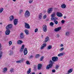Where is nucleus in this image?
<instances>
[{
    "instance_id": "obj_62",
    "label": "nucleus",
    "mask_w": 74,
    "mask_h": 74,
    "mask_svg": "<svg viewBox=\"0 0 74 74\" xmlns=\"http://www.w3.org/2000/svg\"><path fill=\"white\" fill-rule=\"evenodd\" d=\"M47 12V11H44V12Z\"/></svg>"
},
{
    "instance_id": "obj_19",
    "label": "nucleus",
    "mask_w": 74,
    "mask_h": 74,
    "mask_svg": "<svg viewBox=\"0 0 74 74\" xmlns=\"http://www.w3.org/2000/svg\"><path fill=\"white\" fill-rule=\"evenodd\" d=\"M22 43H23V41L21 40H18L17 42V44L21 45Z\"/></svg>"
},
{
    "instance_id": "obj_43",
    "label": "nucleus",
    "mask_w": 74,
    "mask_h": 74,
    "mask_svg": "<svg viewBox=\"0 0 74 74\" xmlns=\"http://www.w3.org/2000/svg\"><path fill=\"white\" fill-rule=\"evenodd\" d=\"M13 23H14V25H16L18 24V23H16V22H15L13 21Z\"/></svg>"
},
{
    "instance_id": "obj_38",
    "label": "nucleus",
    "mask_w": 74,
    "mask_h": 74,
    "mask_svg": "<svg viewBox=\"0 0 74 74\" xmlns=\"http://www.w3.org/2000/svg\"><path fill=\"white\" fill-rule=\"evenodd\" d=\"M10 71L11 73H12V72H14V69L13 68L11 69L10 70Z\"/></svg>"
},
{
    "instance_id": "obj_54",
    "label": "nucleus",
    "mask_w": 74,
    "mask_h": 74,
    "mask_svg": "<svg viewBox=\"0 0 74 74\" xmlns=\"http://www.w3.org/2000/svg\"><path fill=\"white\" fill-rule=\"evenodd\" d=\"M15 48V46H14L13 47H12V49H14Z\"/></svg>"
},
{
    "instance_id": "obj_33",
    "label": "nucleus",
    "mask_w": 74,
    "mask_h": 74,
    "mask_svg": "<svg viewBox=\"0 0 74 74\" xmlns=\"http://www.w3.org/2000/svg\"><path fill=\"white\" fill-rule=\"evenodd\" d=\"M9 46H11V45H12V42L11 41H10L9 42Z\"/></svg>"
},
{
    "instance_id": "obj_14",
    "label": "nucleus",
    "mask_w": 74,
    "mask_h": 74,
    "mask_svg": "<svg viewBox=\"0 0 74 74\" xmlns=\"http://www.w3.org/2000/svg\"><path fill=\"white\" fill-rule=\"evenodd\" d=\"M61 28L62 27H57L54 29V31L55 32H58V31H59V30H61Z\"/></svg>"
},
{
    "instance_id": "obj_56",
    "label": "nucleus",
    "mask_w": 74,
    "mask_h": 74,
    "mask_svg": "<svg viewBox=\"0 0 74 74\" xmlns=\"http://www.w3.org/2000/svg\"><path fill=\"white\" fill-rule=\"evenodd\" d=\"M57 37H60V36H59V35L58 34L57 35Z\"/></svg>"
},
{
    "instance_id": "obj_61",
    "label": "nucleus",
    "mask_w": 74,
    "mask_h": 74,
    "mask_svg": "<svg viewBox=\"0 0 74 74\" xmlns=\"http://www.w3.org/2000/svg\"><path fill=\"white\" fill-rule=\"evenodd\" d=\"M0 25H2V23H0Z\"/></svg>"
},
{
    "instance_id": "obj_55",
    "label": "nucleus",
    "mask_w": 74,
    "mask_h": 74,
    "mask_svg": "<svg viewBox=\"0 0 74 74\" xmlns=\"http://www.w3.org/2000/svg\"><path fill=\"white\" fill-rule=\"evenodd\" d=\"M30 74H35V73L34 72L31 73Z\"/></svg>"
},
{
    "instance_id": "obj_42",
    "label": "nucleus",
    "mask_w": 74,
    "mask_h": 74,
    "mask_svg": "<svg viewBox=\"0 0 74 74\" xmlns=\"http://www.w3.org/2000/svg\"><path fill=\"white\" fill-rule=\"evenodd\" d=\"M59 65H57L56 66V70H58V68H59Z\"/></svg>"
},
{
    "instance_id": "obj_64",
    "label": "nucleus",
    "mask_w": 74,
    "mask_h": 74,
    "mask_svg": "<svg viewBox=\"0 0 74 74\" xmlns=\"http://www.w3.org/2000/svg\"><path fill=\"white\" fill-rule=\"evenodd\" d=\"M43 37V35H42V38Z\"/></svg>"
},
{
    "instance_id": "obj_8",
    "label": "nucleus",
    "mask_w": 74,
    "mask_h": 74,
    "mask_svg": "<svg viewBox=\"0 0 74 74\" xmlns=\"http://www.w3.org/2000/svg\"><path fill=\"white\" fill-rule=\"evenodd\" d=\"M12 27V24H9L6 27V29H10Z\"/></svg>"
},
{
    "instance_id": "obj_11",
    "label": "nucleus",
    "mask_w": 74,
    "mask_h": 74,
    "mask_svg": "<svg viewBox=\"0 0 74 74\" xmlns=\"http://www.w3.org/2000/svg\"><path fill=\"white\" fill-rule=\"evenodd\" d=\"M42 64H39L38 65V69L39 70H41V67H42Z\"/></svg>"
},
{
    "instance_id": "obj_60",
    "label": "nucleus",
    "mask_w": 74,
    "mask_h": 74,
    "mask_svg": "<svg viewBox=\"0 0 74 74\" xmlns=\"http://www.w3.org/2000/svg\"><path fill=\"white\" fill-rule=\"evenodd\" d=\"M1 44L0 43V47H1Z\"/></svg>"
},
{
    "instance_id": "obj_48",
    "label": "nucleus",
    "mask_w": 74,
    "mask_h": 74,
    "mask_svg": "<svg viewBox=\"0 0 74 74\" xmlns=\"http://www.w3.org/2000/svg\"><path fill=\"white\" fill-rule=\"evenodd\" d=\"M64 22H65V21L64 20H62L61 21V23H64Z\"/></svg>"
},
{
    "instance_id": "obj_31",
    "label": "nucleus",
    "mask_w": 74,
    "mask_h": 74,
    "mask_svg": "<svg viewBox=\"0 0 74 74\" xmlns=\"http://www.w3.org/2000/svg\"><path fill=\"white\" fill-rule=\"evenodd\" d=\"M2 53H3V52L2 51L0 52V59L1 58V57H2Z\"/></svg>"
},
{
    "instance_id": "obj_10",
    "label": "nucleus",
    "mask_w": 74,
    "mask_h": 74,
    "mask_svg": "<svg viewBox=\"0 0 74 74\" xmlns=\"http://www.w3.org/2000/svg\"><path fill=\"white\" fill-rule=\"evenodd\" d=\"M23 61H25V59L24 58H21L20 60L16 61V63H21Z\"/></svg>"
},
{
    "instance_id": "obj_25",
    "label": "nucleus",
    "mask_w": 74,
    "mask_h": 74,
    "mask_svg": "<svg viewBox=\"0 0 74 74\" xmlns=\"http://www.w3.org/2000/svg\"><path fill=\"white\" fill-rule=\"evenodd\" d=\"M30 73H31V68H29L27 71V73L29 74Z\"/></svg>"
},
{
    "instance_id": "obj_20",
    "label": "nucleus",
    "mask_w": 74,
    "mask_h": 74,
    "mask_svg": "<svg viewBox=\"0 0 74 74\" xmlns=\"http://www.w3.org/2000/svg\"><path fill=\"white\" fill-rule=\"evenodd\" d=\"M64 54H65V53H61L58 54V56H59V57H60V56H63V55H64Z\"/></svg>"
},
{
    "instance_id": "obj_40",
    "label": "nucleus",
    "mask_w": 74,
    "mask_h": 74,
    "mask_svg": "<svg viewBox=\"0 0 74 74\" xmlns=\"http://www.w3.org/2000/svg\"><path fill=\"white\" fill-rule=\"evenodd\" d=\"M26 64H30V62H29V61H27L26 62Z\"/></svg>"
},
{
    "instance_id": "obj_9",
    "label": "nucleus",
    "mask_w": 74,
    "mask_h": 74,
    "mask_svg": "<svg viewBox=\"0 0 74 74\" xmlns=\"http://www.w3.org/2000/svg\"><path fill=\"white\" fill-rule=\"evenodd\" d=\"M56 15L58 17H62V16H63V14L60 12H57L56 13Z\"/></svg>"
},
{
    "instance_id": "obj_34",
    "label": "nucleus",
    "mask_w": 74,
    "mask_h": 74,
    "mask_svg": "<svg viewBox=\"0 0 74 74\" xmlns=\"http://www.w3.org/2000/svg\"><path fill=\"white\" fill-rule=\"evenodd\" d=\"M4 10V9L3 8H1L0 10V13H1L3 10Z\"/></svg>"
},
{
    "instance_id": "obj_29",
    "label": "nucleus",
    "mask_w": 74,
    "mask_h": 74,
    "mask_svg": "<svg viewBox=\"0 0 74 74\" xmlns=\"http://www.w3.org/2000/svg\"><path fill=\"white\" fill-rule=\"evenodd\" d=\"M44 56H42V57L40 58V61H42V60H43V59H44Z\"/></svg>"
},
{
    "instance_id": "obj_30",
    "label": "nucleus",
    "mask_w": 74,
    "mask_h": 74,
    "mask_svg": "<svg viewBox=\"0 0 74 74\" xmlns=\"http://www.w3.org/2000/svg\"><path fill=\"white\" fill-rule=\"evenodd\" d=\"M39 57H40V55L39 54H36V58H39Z\"/></svg>"
},
{
    "instance_id": "obj_5",
    "label": "nucleus",
    "mask_w": 74,
    "mask_h": 74,
    "mask_svg": "<svg viewBox=\"0 0 74 74\" xmlns=\"http://www.w3.org/2000/svg\"><path fill=\"white\" fill-rule=\"evenodd\" d=\"M25 28L28 29H30V26L29 24L26 23H25Z\"/></svg>"
},
{
    "instance_id": "obj_49",
    "label": "nucleus",
    "mask_w": 74,
    "mask_h": 74,
    "mask_svg": "<svg viewBox=\"0 0 74 74\" xmlns=\"http://www.w3.org/2000/svg\"><path fill=\"white\" fill-rule=\"evenodd\" d=\"M23 12V10H20V14H21Z\"/></svg>"
},
{
    "instance_id": "obj_57",
    "label": "nucleus",
    "mask_w": 74,
    "mask_h": 74,
    "mask_svg": "<svg viewBox=\"0 0 74 74\" xmlns=\"http://www.w3.org/2000/svg\"><path fill=\"white\" fill-rule=\"evenodd\" d=\"M60 47H63V45L61 44L60 45Z\"/></svg>"
},
{
    "instance_id": "obj_21",
    "label": "nucleus",
    "mask_w": 74,
    "mask_h": 74,
    "mask_svg": "<svg viewBox=\"0 0 74 74\" xmlns=\"http://www.w3.org/2000/svg\"><path fill=\"white\" fill-rule=\"evenodd\" d=\"M23 33L22 32L20 34V37L21 38H23L24 37V35H23Z\"/></svg>"
},
{
    "instance_id": "obj_26",
    "label": "nucleus",
    "mask_w": 74,
    "mask_h": 74,
    "mask_svg": "<svg viewBox=\"0 0 74 74\" xmlns=\"http://www.w3.org/2000/svg\"><path fill=\"white\" fill-rule=\"evenodd\" d=\"M13 22L18 23V19L17 18H16L14 19L13 21Z\"/></svg>"
},
{
    "instance_id": "obj_35",
    "label": "nucleus",
    "mask_w": 74,
    "mask_h": 74,
    "mask_svg": "<svg viewBox=\"0 0 74 74\" xmlns=\"http://www.w3.org/2000/svg\"><path fill=\"white\" fill-rule=\"evenodd\" d=\"M23 49H24L21 48V49H20V52H23Z\"/></svg>"
},
{
    "instance_id": "obj_3",
    "label": "nucleus",
    "mask_w": 74,
    "mask_h": 74,
    "mask_svg": "<svg viewBox=\"0 0 74 74\" xmlns=\"http://www.w3.org/2000/svg\"><path fill=\"white\" fill-rule=\"evenodd\" d=\"M52 20L53 21L54 23H55L56 25H57L58 23V21H57V20H58V18L57 17H55V18H51Z\"/></svg>"
},
{
    "instance_id": "obj_15",
    "label": "nucleus",
    "mask_w": 74,
    "mask_h": 74,
    "mask_svg": "<svg viewBox=\"0 0 74 74\" xmlns=\"http://www.w3.org/2000/svg\"><path fill=\"white\" fill-rule=\"evenodd\" d=\"M51 21L52 20V18H56V17H55V12H53V14L51 15Z\"/></svg>"
},
{
    "instance_id": "obj_24",
    "label": "nucleus",
    "mask_w": 74,
    "mask_h": 74,
    "mask_svg": "<svg viewBox=\"0 0 74 74\" xmlns=\"http://www.w3.org/2000/svg\"><path fill=\"white\" fill-rule=\"evenodd\" d=\"M73 71V69H69L67 72L68 73H71Z\"/></svg>"
},
{
    "instance_id": "obj_6",
    "label": "nucleus",
    "mask_w": 74,
    "mask_h": 74,
    "mask_svg": "<svg viewBox=\"0 0 74 74\" xmlns=\"http://www.w3.org/2000/svg\"><path fill=\"white\" fill-rule=\"evenodd\" d=\"M52 60L53 62H58V58L56 57H53L52 58Z\"/></svg>"
},
{
    "instance_id": "obj_53",
    "label": "nucleus",
    "mask_w": 74,
    "mask_h": 74,
    "mask_svg": "<svg viewBox=\"0 0 74 74\" xmlns=\"http://www.w3.org/2000/svg\"><path fill=\"white\" fill-rule=\"evenodd\" d=\"M2 46L0 47V51H1V50H2Z\"/></svg>"
},
{
    "instance_id": "obj_2",
    "label": "nucleus",
    "mask_w": 74,
    "mask_h": 74,
    "mask_svg": "<svg viewBox=\"0 0 74 74\" xmlns=\"http://www.w3.org/2000/svg\"><path fill=\"white\" fill-rule=\"evenodd\" d=\"M30 16V12L28 10H27L25 11L24 14V16L25 18H27Z\"/></svg>"
},
{
    "instance_id": "obj_28",
    "label": "nucleus",
    "mask_w": 74,
    "mask_h": 74,
    "mask_svg": "<svg viewBox=\"0 0 74 74\" xmlns=\"http://www.w3.org/2000/svg\"><path fill=\"white\" fill-rule=\"evenodd\" d=\"M42 13H40L39 14V19H41L42 18Z\"/></svg>"
},
{
    "instance_id": "obj_45",
    "label": "nucleus",
    "mask_w": 74,
    "mask_h": 74,
    "mask_svg": "<svg viewBox=\"0 0 74 74\" xmlns=\"http://www.w3.org/2000/svg\"><path fill=\"white\" fill-rule=\"evenodd\" d=\"M38 29L37 28H36L35 30V33H36V32H38Z\"/></svg>"
},
{
    "instance_id": "obj_51",
    "label": "nucleus",
    "mask_w": 74,
    "mask_h": 74,
    "mask_svg": "<svg viewBox=\"0 0 74 74\" xmlns=\"http://www.w3.org/2000/svg\"><path fill=\"white\" fill-rule=\"evenodd\" d=\"M52 72L53 73H55V69H53L52 70Z\"/></svg>"
},
{
    "instance_id": "obj_44",
    "label": "nucleus",
    "mask_w": 74,
    "mask_h": 74,
    "mask_svg": "<svg viewBox=\"0 0 74 74\" xmlns=\"http://www.w3.org/2000/svg\"><path fill=\"white\" fill-rule=\"evenodd\" d=\"M34 56H31L29 57V59H32V58H33Z\"/></svg>"
},
{
    "instance_id": "obj_1",
    "label": "nucleus",
    "mask_w": 74,
    "mask_h": 74,
    "mask_svg": "<svg viewBox=\"0 0 74 74\" xmlns=\"http://www.w3.org/2000/svg\"><path fill=\"white\" fill-rule=\"evenodd\" d=\"M50 64L48 65L46 67L47 70H49V69L52 68L53 66V61H52V60H50Z\"/></svg>"
},
{
    "instance_id": "obj_27",
    "label": "nucleus",
    "mask_w": 74,
    "mask_h": 74,
    "mask_svg": "<svg viewBox=\"0 0 74 74\" xmlns=\"http://www.w3.org/2000/svg\"><path fill=\"white\" fill-rule=\"evenodd\" d=\"M52 48V46L51 45H49L47 47V49L49 50L50 49H51Z\"/></svg>"
},
{
    "instance_id": "obj_7",
    "label": "nucleus",
    "mask_w": 74,
    "mask_h": 74,
    "mask_svg": "<svg viewBox=\"0 0 74 74\" xmlns=\"http://www.w3.org/2000/svg\"><path fill=\"white\" fill-rule=\"evenodd\" d=\"M6 30L5 31V34L6 35H9L11 33V31L10 29H6Z\"/></svg>"
},
{
    "instance_id": "obj_23",
    "label": "nucleus",
    "mask_w": 74,
    "mask_h": 74,
    "mask_svg": "<svg viewBox=\"0 0 74 74\" xmlns=\"http://www.w3.org/2000/svg\"><path fill=\"white\" fill-rule=\"evenodd\" d=\"M61 8H65L66 7V5L65 4H63L61 5Z\"/></svg>"
},
{
    "instance_id": "obj_16",
    "label": "nucleus",
    "mask_w": 74,
    "mask_h": 74,
    "mask_svg": "<svg viewBox=\"0 0 74 74\" xmlns=\"http://www.w3.org/2000/svg\"><path fill=\"white\" fill-rule=\"evenodd\" d=\"M9 19L10 20V21H12L14 19V16H10L9 18Z\"/></svg>"
},
{
    "instance_id": "obj_59",
    "label": "nucleus",
    "mask_w": 74,
    "mask_h": 74,
    "mask_svg": "<svg viewBox=\"0 0 74 74\" xmlns=\"http://www.w3.org/2000/svg\"><path fill=\"white\" fill-rule=\"evenodd\" d=\"M64 18H66V16H64Z\"/></svg>"
},
{
    "instance_id": "obj_58",
    "label": "nucleus",
    "mask_w": 74,
    "mask_h": 74,
    "mask_svg": "<svg viewBox=\"0 0 74 74\" xmlns=\"http://www.w3.org/2000/svg\"><path fill=\"white\" fill-rule=\"evenodd\" d=\"M13 1H14V2H15L16 1V0H12Z\"/></svg>"
},
{
    "instance_id": "obj_47",
    "label": "nucleus",
    "mask_w": 74,
    "mask_h": 74,
    "mask_svg": "<svg viewBox=\"0 0 74 74\" xmlns=\"http://www.w3.org/2000/svg\"><path fill=\"white\" fill-rule=\"evenodd\" d=\"M44 47L42 45L40 48V49H44Z\"/></svg>"
},
{
    "instance_id": "obj_46",
    "label": "nucleus",
    "mask_w": 74,
    "mask_h": 74,
    "mask_svg": "<svg viewBox=\"0 0 74 74\" xmlns=\"http://www.w3.org/2000/svg\"><path fill=\"white\" fill-rule=\"evenodd\" d=\"M24 47H25V45H23L22 46L21 48H23V49H24Z\"/></svg>"
},
{
    "instance_id": "obj_12",
    "label": "nucleus",
    "mask_w": 74,
    "mask_h": 74,
    "mask_svg": "<svg viewBox=\"0 0 74 74\" xmlns=\"http://www.w3.org/2000/svg\"><path fill=\"white\" fill-rule=\"evenodd\" d=\"M53 11V8H50L48 9L47 10V13L48 14H50L52 12V11Z\"/></svg>"
},
{
    "instance_id": "obj_18",
    "label": "nucleus",
    "mask_w": 74,
    "mask_h": 74,
    "mask_svg": "<svg viewBox=\"0 0 74 74\" xmlns=\"http://www.w3.org/2000/svg\"><path fill=\"white\" fill-rule=\"evenodd\" d=\"M24 32L26 34V35H29V31L25 29L24 30Z\"/></svg>"
},
{
    "instance_id": "obj_22",
    "label": "nucleus",
    "mask_w": 74,
    "mask_h": 74,
    "mask_svg": "<svg viewBox=\"0 0 74 74\" xmlns=\"http://www.w3.org/2000/svg\"><path fill=\"white\" fill-rule=\"evenodd\" d=\"M48 40H49V37H46L45 39V40L44 41V42H47V41H48Z\"/></svg>"
},
{
    "instance_id": "obj_4",
    "label": "nucleus",
    "mask_w": 74,
    "mask_h": 74,
    "mask_svg": "<svg viewBox=\"0 0 74 74\" xmlns=\"http://www.w3.org/2000/svg\"><path fill=\"white\" fill-rule=\"evenodd\" d=\"M42 28L44 32H46L47 31V27L46 25H44L42 27Z\"/></svg>"
},
{
    "instance_id": "obj_41",
    "label": "nucleus",
    "mask_w": 74,
    "mask_h": 74,
    "mask_svg": "<svg viewBox=\"0 0 74 74\" xmlns=\"http://www.w3.org/2000/svg\"><path fill=\"white\" fill-rule=\"evenodd\" d=\"M47 45L46 44H43L42 46H43V47L44 48V47H46V46Z\"/></svg>"
},
{
    "instance_id": "obj_17",
    "label": "nucleus",
    "mask_w": 74,
    "mask_h": 74,
    "mask_svg": "<svg viewBox=\"0 0 74 74\" xmlns=\"http://www.w3.org/2000/svg\"><path fill=\"white\" fill-rule=\"evenodd\" d=\"M8 70V69L7 68H4L2 72L3 73H5V72L7 71Z\"/></svg>"
},
{
    "instance_id": "obj_39",
    "label": "nucleus",
    "mask_w": 74,
    "mask_h": 74,
    "mask_svg": "<svg viewBox=\"0 0 74 74\" xmlns=\"http://www.w3.org/2000/svg\"><path fill=\"white\" fill-rule=\"evenodd\" d=\"M66 36H69V32H66Z\"/></svg>"
},
{
    "instance_id": "obj_63",
    "label": "nucleus",
    "mask_w": 74,
    "mask_h": 74,
    "mask_svg": "<svg viewBox=\"0 0 74 74\" xmlns=\"http://www.w3.org/2000/svg\"><path fill=\"white\" fill-rule=\"evenodd\" d=\"M1 33V31H0V33Z\"/></svg>"
},
{
    "instance_id": "obj_13",
    "label": "nucleus",
    "mask_w": 74,
    "mask_h": 74,
    "mask_svg": "<svg viewBox=\"0 0 74 74\" xmlns=\"http://www.w3.org/2000/svg\"><path fill=\"white\" fill-rule=\"evenodd\" d=\"M27 48H25L24 50V55H26L27 54Z\"/></svg>"
},
{
    "instance_id": "obj_50",
    "label": "nucleus",
    "mask_w": 74,
    "mask_h": 74,
    "mask_svg": "<svg viewBox=\"0 0 74 74\" xmlns=\"http://www.w3.org/2000/svg\"><path fill=\"white\" fill-rule=\"evenodd\" d=\"M29 3H33V0H29Z\"/></svg>"
},
{
    "instance_id": "obj_37",
    "label": "nucleus",
    "mask_w": 74,
    "mask_h": 74,
    "mask_svg": "<svg viewBox=\"0 0 74 74\" xmlns=\"http://www.w3.org/2000/svg\"><path fill=\"white\" fill-rule=\"evenodd\" d=\"M50 26H53L54 25L53 23L52 22H51L50 23Z\"/></svg>"
},
{
    "instance_id": "obj_36",
    "label": "nucleus",
    "mask_w": 74,
    "mask_h": 74,
    "mask_svg": "<svg viewBox=\"0 0 74 74\" xmlns=\"http://www.w3.org/2000/svg\"><path fill=\"white\" fill-rule=\"evenodd\" d=\"M64 50V47H62L60 49V52H62V51H63V50Z\"/></svg>"
},
{
    "instance_id": "obj_32",
    "label": "nucleus",
    "mask_w": 74,
    "mask_h": 74,
    "mask_svg": "<svg viewBox=\"0 0 74 74\" xmlns=\"http://www.w3.org/2000/svg\"><path fill=\"white\" fill-rule=\"evenodd\" d=\"M10 53L9 54V55L10 56H11V55H12L13 54V52L12 51H10Z\"/></svg>"
},
{
    "instance_id": "obj_52",
    "label": "nucleus",
    "mask_w": 74,
    "mask_h": 74,
    "mask_svg": "<svg viewBox=\"0 0 74 74\" xmlns=\"http://www.w3.org/2000/svg\"><path fill=\"white\" fill-rule=\"evenodd\" d=\"M43 18H44V19H45V18H47V16L46 15H44L43 16Z\"/></svg>"
}]
</instances>
